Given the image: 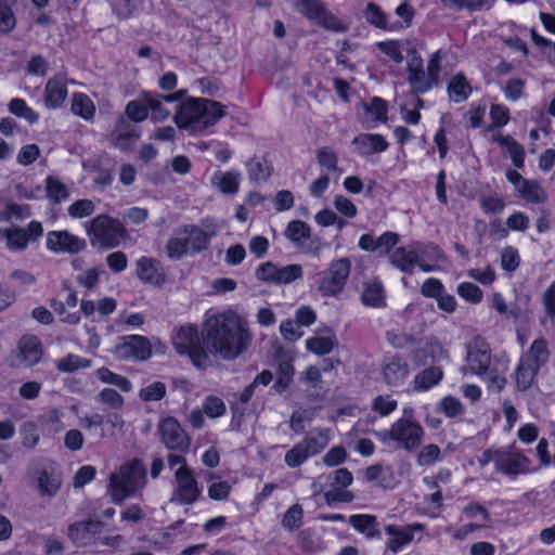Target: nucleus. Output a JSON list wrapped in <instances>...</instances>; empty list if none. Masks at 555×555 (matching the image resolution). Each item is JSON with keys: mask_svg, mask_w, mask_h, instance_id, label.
I'll return each instance as SVG.
<instances>
[{"mask_svg": "<svg viewBox=\"0 0 555 555\" xmlns=\"http://www.w3.org/2000/svg\"><path fill=\"white\" fill-rule=\"evenodd\" d=\"M285 236L300 247L310 236V227L302 221L293 220L286 227Z\"/></svg>", "mask_w": 555, "mask_h": 555, "instance_id": "nucleus-43", "label": "nucleus"}, {"mask_svg": "<svg viewBox=\"0 0 555 555\" xmlns=\"http://www.w3.org/2000/svg\"><path fill=\"white\" fill-rule=\"evenodd\" d=\"M551 358L548 343L544 337L535 338L518 358L512 377L518 392H526L537 383L538 375Z\"/></svg>", "mask_w": 555, "mask_h": 555, "instance_id": "nucleus-3", "label": "nucleus"}, {"mask_svg": "<svg viewBox=\"0 0 555 555\" xmlns=\"http://www.w3.org/2000/svg\"><path fill=\"white\" fill-rule=\"evenodd\" d=\"M441 451L437 444L430 443L422 448L417 454V463L421 466H429L440 459Z\"/></svg>", "mask_w": 555, "mask_h": 555, "instance_id": "nucleus-63", "label": "nucleus"}, {"mask_svg": "<svg viewBox=\"0 0 555 555\" xmlns=\"http://www.w3.org/2000/svg\"><path fill=\"white\" fill-rule=\"evenodd\" d=\"M31 216L30 207L26 204L8 202L0 208V222L23 221Z\"/></svg>", "mask_w": 555, "mask_h": 555, "instance_id": "nucleus-37", "label": "nucleus"}, {"mask_svg": "<svg viewBox=\"0 0 555 555\" xmlns=\"http://www.w3.org/2000/svg\"><path fill=\"white\" fill-rule=\"evenodd\" d=\"M491 349L486 341L476 343L473 347H469L467 352V363L470 372L480 377L481 375L488 374L494 365L500 364L498 360L493 363Z\"/></svg>", "mask_w": 555, "mask_h": 555, "instance_id": "nucleus-19", "label": "nucleus"}, {"mask_svg": "<svg viewBox=\"0 0 555 555\" xmlns=\"http://www.w3.org/2000/svg\"><path fill=\"white\" fill-rule=\"evenodd\" d=\"M443 378V370L440 366H429L418 372L414 379V390L425 392L437 386Z\"/></svg>", "mask_w": 555, "mask_h": 555, "instance_id": "nucleus-32", "label": "nucleus"}, {"mask_svg": "<svg viewBox=\"0 0 555 555\" xmlns=\"http://www.w3.org/2000/svg\"><path fill=\"white\" fill-rule=\"evenodd\" d=\"M203 332L210 351L223 359L236 358L251 339L246 321L232 309L208 311Z\"/></svg>", "mask_w": 555, "mask_h": 555, "instance_id": "nucleus-1", "label": "nucleus"}, {"mask_svg": "<svg viewBox=\"0 0 555 555\" xmlns=\"http://www.w3.org/2000/svg\"><path fill=\"white\" fill-rule=\"evenodd\" d=\"M209 236L196 225H183L175 230L166 245L167 256L178 260L207 247Z\"/></svg>", "mask_w": 555, "mask_h": 555, "instance_id": "nucleus-7", "label": "nucleus"}, {"mask_svg": "<svg viewBox=\"0 0 555 555\" xmlns=\"http://www.w3.org/2000/svg\"><path fill=\"white\" fill-rule=\"evenodd\" d=\"M506 225L509 231L525 232L530 227V219L522 211H514L506 219Z\"/></svg>", "mask_w": 555, "mask_h": 555, "instance_id": "nucleus-64", "label": "nucleus"}, {"mask_svg": "<svg viewBox=\"0 0 555 555\" xmlns=\"http://www.w3.org/2000/svg\"><path fill=\"white\" fill-rule=\"evenodd\" d=\"M55 366L62 373H73L79 370L89 369L91 366V360L78 354L68 353L56 360Z\"/></svg>", "mask_w": 555, "mask_h": 555, "instance_id": "nucleus-41", "label": "nucleus"}, {"mask_svg": "<svg viewBox=\"0 0 555 555\" xmlns=\"http://www.w3.org/2000/svg\"><path fill=\"white\" fill-rule=\"evenodd\" d=\"M17 192L18 195L25 199L44 198V188L28 180L17 186Z\"/></svg>", "mask_w": 555, "mask_h": 555, "instance_id": "nucleus-59", "label": "nucleus"}, {"mask_svg": "<svg viewBox=\"0 0 555 555\" xmlns=\"http://www.w3.org/2000/svg\"><path fill=\"white\" fill-rule=\"evenodd\" d=\"M158 106H160V99L158 96L144 93L140 99L130 101L127 104L126 115L130 120L140 122L147 117L149 112H154Z\"/></svg>", "mask_w": 555, "mask_h": 555, "instance_id": "nucleus-25", "label": "nucleus"}, {"mask_svg": "<svg viewBox=\"0 0 555 555\" xmlns=\"http://www.w3.org/2000/svg\"><path fill=\"white\" fill-rule=\"evenodd\" d=\"M294 375V367L289 361H284L279 364L276 373V382L274 387L281 391L284 390L291 383Z\"/></svg>", "mask_w": 555, "mask_h": 555, "instance_id": "nucleus-60", "label": "nucleus"}, {"mask_svg": "<svg viewBox=\"0 0 555 555\" xmlns=\"http://www.w3.org/2000/svg\"><path fill=\"white\" fill-rule=\"evenodd\" d=\"M9 111L13 115L24 118L30 124H35L39 119V115L35 112L25 100L23 99H13L9 103Z\"/></svg>", "mask_w": 555, "mask_h": 555, "instance_id": "nucleus-47", "label": "nucleus"}, {"mask_svg": "<svg viewBox=\"0 0 555 555\" xmlns=\"http://www.w3.org/2000/svg\"><path fill=\"white\" fill-rule=\"evenodd\" d=\"M42 353L39 338L34 335H25L18 340L16 349L11 353L12 366H34L40 362Z\"/></svg>", "mask_w": 555, "mask_h": 555, "instance_id": "nucleus-15", "label": "nucleus"}, {"mask_svg": "<svg viewBox=\"0 0 555 555\" xmlns=\"http://www.w3.org/2000/svg\"><path fill=\"white\" fill-rule=\"evenodd\" d=\"M162 441L170 450L185 452L191 439L173 417H166L159 424Z\"/></svg>", "mask_w": 555, "mask_h": 555, "instance_id": "nucleus-17", "label": "nucleus"}, {"mask_svg": "<svg viewBox=\"0 0 555 555\" xmlns=\"http://www.w3.org/2000/svg\"><path fill=\"white\" fill-rule=\"evenodd\" d=\"M101 531V522L94 520L79 521L69 526L68 538L76 545L91 543Z\"/></svg>", "mask_w": 555, "mask_h": 555, "instance_id": "nucleus-26", "label": "nucleus"}, {"mask_svg": "<svg viewBox=\"0 0 555 555\" xmlns=\"http://www.w3.org/2000/svg\"><path fill=\"white\" fill-rule=\"evenodd\" d=\"M175 479L176 486L171 501L182 505L193 504L201 494V489L193 472L185 465H182L176 470Z\"/></svg>", "mask_w": 555, "mask_h": 555, "instance_id": "nucleus-12", "label": "nucleus"}, {"mask_svg": "<svg viewBox=\"0 0 555 555\" xmlns=\"http://www.w3.org/2000/svg\"><path fill=\"white\" fill-rule=\"evenodd\" d=\"M46 247L53 254L75 255L86 249L85 238L67 231H49L46 236Z\"/></svg>", "mask_w": 555, "mask_h": 555, "instance_id": "nucleus-14", "label": "nucleus"}, {"mask_svg": "<svg viewBox=\"0 0 555 555\" xmlns=\"http://www.w3.org/2000/svg\"><path fill=\"white\" fill-rule=\"evenodd\" d=\"M246 170L251 181H266L272 173V166L264 157L255 156L246 163Z\"/></svg>", "mask_w": 555, "mask_h": 555, "instance_id": "nucleus-39", "label": "nucleus"}, {"mask_svg": "<svg viewBox=\"0 0 555 555\" xmlns=\"http://www.w3.org/2000/svg\"><path fill=\"white\" fill-rule=\"evenodd\" d=\"M359 115L366 127L377 126L382 119V101L378 98H373L370 102H364Z\"/></svg>", "mask_w": 555, "mask_h": 555, "instance_id": "nucleus-40", "label": "nucleus"}, {"mask_svg": "<svg viewBox=\"0 0 555 555\" xmlns=\"http://www.w3.org/2000/svg\"><path fill=\"white\" fill-rule=\"evenodd\" d=\"M95 211V204L91 199L81 198L73 202L67 207V214L73 219L90 217Z\"/></svg>", "mask_w": 555, "mask_h": 555, "instance_id": "nucleus-48", "label": "nucleus"}, {"mask_svg": "<svg viewBox=\"0 0 555 555\" xmlns=\"http://www.w3.org/2000/svg\"><path fill=\"white\" fill-rule=\"evenodd\" d=\"M145 475V468L138 460H132L121 465L117 472L112 473L108 492L113 501L121 502L143 487Z\"/></svg>", "mask_w": 555, "mask_h": 555, "instance_id": "nucleus-6", "label": "nucleus"}, {"mask_svg": "<svg viewBox=\"0 0 555 555\" xmlns=\"http://www.w3.org/2000/svg\"><path fill=\"white\" fill-rule=\"evenodd\" d=\"M95 376L104 384H109L118 387L121 391L129 392L132 390L131 382L122 375L116 374L106 367H101L95 371Z\"/></svg>", "mask_w": 555, "mask_h": 555, "instance_id": "nucleus-45", "label": "nucleus"}, {"mask_svg": "<svg viewBox=\"0 0 555 555\" xmlns=\"http://www.w3.org/2000/svg\"><path fill=\"white\" fill-rule=\"evenodd\" d=\"M304 509L299 504L291 506L282 518V526L288 531H294L302 525Z\"/></svg>", "mask_w": 555, "mask_h": 555, "instance_id": "nucleus-52", "label": "nucleus"}, {"mask_svg": "<svg viewBox=\"0 0 555 555\" xmlns=\"http://www.w3.org/2000/svg\"><path fill=\"white\" fill-rule=\"evenodd\" d=\"M305 346L307 351L315 356H325L337 346V337L332 327L320 326L312 336L306 339Z\"/></svg>", "mask_w": 555, "mask_h": 555, "instance_id": "nucleus-20", "label": "nucleus"}, {"mask_svg": "<svg viewBox=\"0 0 555 555\" xmlns=\"http://www.w3.org/2000/svg\"><path fill=\"white\" fill-rule=\"evenodd\" d=\"M61 486V481L57 477L43 472L38 477V490L42 495L52 496L56 493Z\"/></svg>", "mask_w": 555, "mask_h": 555, "instance_id": "nucleus-56", "label": "nucleus"}, {"mask_svg": "<svg viewBox=\"0 0 555 555\" xmlns=\"http://www.w3.org/2000/svg\"><path fill=\"white\" fill-rule=\"evenodd\" d=\"M491 125L489 130L500 129L506 126L511 119L509 109L504 104H491L489 109Z\"/></svg>", "mask_w": 555, "mask_h": 555, "instance_id": "nucleus-49", "label": "nucleus"}, {"mask_svg": "<svg viewBox=\"0 0 555 555\" xmlns=\"http://www.w3.org/2000/svg\"><path fill=\"white\" fill-rule=\"evenodd\" d=\"M43 234L40 221L33 220L25 228L18 225L0 227V246L11 253L24 251Z\"/></svg>", "mask_w": 555, "mask_h": 555, "instance_id": "nucleus-10", "label": "nucleus"}, {"mask_svg": "<svg viewBox=\"0 0 555 555\" xmlns=\"http://www.w3.org/2000/svg\"><path fill=\"white\" fill-rule=\"evenodd\" d=\"M520 264L518 249L513 246L505 247L501 253V268L506 272H514Z\"/></svg>", "mask_w": 555, "mask_h": 555, "instance_id": "nucleus-54", "label": "nucleus"}, {"mask_svg": "<svg viewBox=\"0 0 555 555\" xmlns=\"http://www.w3.org/2000/svg\"><path fill=\"white\" fill-rule=\"evenodd\" d=\"M242 179L237 170H217L210 178V184L222 194L234 195L240 191Z\"/></svg>", "mask_w": 555, "mask_h": 555, "instance_id": "nucleus-24", "label": "nucleus"}, {"mask_svg": "<svg viewBox=\"0 0 555 555\" xmlns=\"http://www.w3.org/2000/svg\"><path fill=\"white\" fill-rule=\"evenodd\" d=\"M166 395V386L162 382H154L143 387L139 396L144 401H157L164 398Z\"/></svg>", "mask_w": 555, "mask_h": 555, "instance_id": "nucleus-58", "label": "nucleus"}, {"mask_svg": "<svg viewBox=\"0 0 555 555\" xmlns=\"http://www.w3.org/2000/svg\"><path fill=\"white\" fill-rule=\"evenodd\" d=\"M309 456L311 454L301 442L286 452L284 461L288 467L294 468L300 466Z\"/></svg>", "mask_w": 555, "mask_h": 555, "instance_id": "nucleus-53", "label": "nucleus"}, {"mask_svg": "<svg viewBox=\"0 0 555 555\" xmlns=\"http://www.w3.org/2000/svg\"><path fill=\"white\" fill-rule=\"evenodd\" d=\"M415 254H417L418 268L423 272H433L437 266L430 262H437L443 256L442 249L435 243H414Z\"/></svg>", "mask_w": 555, "mask_h": 555, "instance_id": "nucleus-27", "label": "nucleus"}, {"mask_svg": "<svg viewBox=\"0 0 555 555\" xmlns=\"http://www.w3.org/2000/svg\"><path fill=\"white\" fill-rule=\"evenodd\" d=\"M111 352L120 360L145 361L151 358L150 339L141 335L124 336Z\"/></svg>", "mask_w": 555, "mask_h": 555, "instance_id": "nucleus-13", "label": "nucleus"}, {"mask_svg": "<svg viewBox=\"0 0 555 555\" xmlns=\"http://www.w3.org/2000/svg\"><path fill=\"white\" fill-rule=\"evenodd\" d=\"M72 112L80 118L89 121L95 115V105L87 94L76 92L72 96Z\"/></svg>", "mask_w": 555, "mask_h": 555, "instance_id": "nucleus-38", "label": "nucleus"}, {"mask_svg": "<svg viewBox=\"0 0 555 555\" xmlns=\"http://www.w3.org/2000/svg\"><path fill=\"white\" fill-rule=\"evenodd\" d=\"M350 269L351 263L348 258H340L331 262L319 284V292L322 296L335 297L340 294L349 278Z\"/></svg>", "mask_w": 555, "mask_h": 555, "instance_id": "nucleus-11", "label": "nucleus"}, {"mask_svg": "<svg viewBox=\"0 0 555 555\" xmlns=\"http://www.w3.org/2000/svg\"><path fill=\"white\" fill-rule=\"evenodd\" d=\"M526 81L521 78H509L503 88L504 96L512 102L518 101L525 91Z\"/></svg>", "mask_w": 555, "mask_h": 555, "instance_id": "nucleus-55", "label": "nucleus"}, {"mask_svg": "<svg viewBox=\"0 0 555 555\" xmlns=\"http://www.w3.org/2000/svg\"><path fill=\"white\" fill-rule=\"evenodd\" d=\"M424 527L420 522H414L404 527L386 526L385 531L390 535L387 546L393 553L400 552L404 546L413 541L414 532Z\"/></svg>", "mask_w": 555, "mask_h": 555, "instance_id": "nucleus-23", "label": "nucleus"}, {"mask_svg": "<svg viewBox=\"0 0 555 555\" xmlns=\"http://www.w3.org/2000/svg\"><path fill=\"white\" fill-rule=\"evenodd\" d=\"M494 141L505 153L509 155L516 169H522L525 167L526 151L524 145L511 135L499 134L494 138Z\"/></svg>", "mask_w": 555, "mask_h": 555, "instance_id": "nucleus-31", "label": "nucleus"}, {"mask_svg": "<svg viewBox=\"0 0 555 555\" xmlns=\"http://www.w3.org/2000/svg\"><path fill=\"white\" fill-rule=\"evenodd\" d=\"M137 275L143 282L160 285L165 281L162 266L154 259L142 257L137 261Z\"/></svg>", "mask_w": 555, "mask_h": 555, "instance_id": "nucleus-28", "label": "nucleus"}, {"mask_svg": "<svg viewBox=\"0 0 555 555\" xmlns=\"http://www.w3.org/2000/svg\"><path fill=\"white\" fill-rule=\"evenodd\" d=\"M441 60V51H435L427 62L426 70L421 56H413L408 61L406 79L415 94H426L440 86Z\"/></svg>", "mask_w": 555, "mask_h": 555, "instance_id": "nucleus-4", "label": "nucleus"}, {"mask_svg": "<svg viewBox=\"0 0 555 555\" xmlns=\"http://www.w3.org/2000/svg\"><path fill=\"white\" fill-rule=\"evenodd\" d=\"M293 5L311 20L322 21L325 16V8L320 0H292Z\"/></svg>", "mask_w": 555, "mask_h": 555, "instance_id": "nucleus-42", "label": "nucleus"}, {"mask_svg": "<svg viewBox=\"0 0 555 555\" xmlns=\"http://www.w3.org/2000/svg\"><path fill=\"white\" fill-rule=\"evenodd\" d=\"M349 524L359 532L372 538L377 533L376 518L370 515H352Z\"/></svg>", "mask_w": 555, "mask_h": 555, "instance_id": "nucleus-46", "label": "nucleus"}, {"mask_svg": "<svg viewBox=\"0 0 555 555\" xmlns=\"http://www.w3.org/2000/svg\"><path fill=\"white\" fill-rule=\"evenodd\" d=\"M67 98L66 77L64 75H55L47 81L43 102L46 107L55 109L63 105Z\"/></svg>", "mask_w": 555, "mask_h": 555, "instance_id": "nucleus-22", "label": "nucleus"}, {"mask_svg": "<svg viewBox=\"0 0 555 555\" xmlns=\"http://www.w3.org/2000/svg\"><path fill=\"white\" fill-rule=\"evenodd\" d=\"M171 344L179 356L188 357L196 367H204L208 362L198 330L195 325L184 324L171 333Z\"/></svg>", "mask_w": 555, "mask_h": 555, "instance_id": "nucleus-9", "label": "nucleus"}, {"mask_svg": "<svg viewBox=\"0 0 555 555\" xmlns=\"http://www.w3.org/2000/svg\"><path fill=\"white\" fill-rule=\"evenodd\" d=\"M391 263L401 272L412 274L415 267H418L417 254H415L414 245L408 247H397L391 256Z\"/></svg>", "mask_w": 555, "mask_h": 555, "instance_id": "nucleus-30", "label": "nucleus"}, {"mask_svg": "<svg viewBox=\"0 0 555 555\" xmlns=\"http://www.w3.org/2000/svg\"><path fill=\"white\" fill-rule=\"evenodd\" d=\"M507 371L506 363H500L489 370L488 374L481 375L479 378L486 383L487 389L490 392L501 393L507 383L505 373Z\"/></svg>", "mask_w": 555, "mask_h": 555, "instance_id": "nucleus-35", "label": "nucleus"}, {"mask_svg": "<svg viewBox=\"0 0 555 555\" xmlns=\"http://www.w3.org/2000/svg\"><path fill=\"white\" fill-rule=\"evenodd\" d=\"M446 291L443 283L437 278L426 279L421 286V294L426 298H438Z\"/></svg>", "mask_w": 555, "mask_h": 555, "instance_id": "nucleus-62", "label": "nucleus"}, {"mask_svg": "<svg viewBox=\"0 0 555 555\" xmlns=\"http://www.w3.org/2000/svg\"><path fill=\"white\" fill-rule=\"evenodd\" d=\"M353 145L358 153L369 156L379 151L382 139L378 134H360L353 140Z\"/></svg>", "mask_w": 555, "mask_h": 555, "instance_id": "nucleus-44", "label": "nucleus"}, {"mask_svg": "<svg viewBox=\"0 0 555 555\" xmlns=\"http://www.w3.org/2000/svg\"><path fill=\"white\" fill-rule=\"evenodd\" d=\"M327 479L332 480L331 489L325 492V500L328 504L352 501V493L345 489L353 481V476L348 469H336Z\"/></svg>", "mask_w": 555, "mask_h": 555, "instance_id": "nucleus-18", "label": "nucleus"}, {"mask_svg": "<svg viewBox=\"0 0 555 555\" xmlns=\"http://www.w3.org/2000/svg\"><path fill=\"white\" fill-rule=\"evenodd\" d=\"M333 206L339 215L348 219L354 218L358 214L357 206L343 195H336L334 197Z\"/></svg>", "mask_w": 555, "mask_h": 555, "instance_id": "nucleus-57", "label": "nucleus"}, {"mask_svg": "<svg viewBox=\"0 0 555 555\" xmlns=\"http://www.w3.org/2000/svg\"><path fill=\"white\" fill-rule=\"evenodd\" d=\"M409 372L406 361L400 357H393L384 365V382L397 386L408 377Z\"/></svg>", "mask_w": 555, "mask_h": 555, "instance_id": "nucleus-33", "label": "nucleus"}, {"mask_svg": "<svg viewBox=\"0 0 555 555\" xmlns=\"http://www.w3.org/2000/svg\"><path fill=\"white\" fill-rule=\"evenodd\" d=\"M517 192L521 198L531 204H541L547 198L545 190L534 179L524 180L522 184L517 188Z\"/></svg>", "mask_w": 555, "mask_h": 555, "instance_id": "nucleus-36", "label": "nucleus"}, {"mask_svg": "<svg viewBox=\"0 0 555 555\" xmlns=\"http://www.w3.org/2000/svg\"><path fill=\"white\" fill-rule=\"evenodd\" d=\"M85 232L90 244L100 248H115L127 237L121 222L108 215H99L85 223Z\"/></svg>", "mask_w": 555, "mask_h": 555, "instance_id": "nucleus-5", "label": "nucleus"}, {"mask_svg": "<svg viewBox=\"0 0 555 555\" xmlns=\"http://www.w3.org/2000/svg\"><path fill=\"white\" fill-rule=\"evenodd\" d=\"M404 414L408 416L400 417L388 430H384V441L390 439L405 451L413 452L421 447L425 431L422 425L414 420L412 409H405Z\"/></svg>", "mask_w": 555, "mask_h": 555, "instance_id": "nucleus-8", "label": "nucleus"}, {"mask_svg": "<svg viewBox=\"0 0 555 555\" xmlns=\"http://www.w3.org/2000/svg\"><path fill=\"white\" fill-rule=\"evenodd\" d=\"M463 514L465 515L466 518H469V519L480 518V520H481L480 524H483V527L486 526V522H488L490 520L489 511L478 502H469L463 508Z\"/></svg>", "mask_w": 555, "mask_h": 555, "instance_id": "nucleus-61", "label": "nucleus"}, {"mask_svg": "<svg viewBox=\"0 0 555 555\" xmlns=\"http://www.w3.org/2000/svg\"><path fill=\"white\" fill-rule=\"evenodd\" d=\"M527 456L519 450L496 449L495 470L503 475L512 476L526 473Z\"/></svg>", "mask_w": 555, "mask_h": 555, "instance_id": "nucleus-16", "label": "nucleus"}, {"mask_svg": "<svg viewBox=\"0 0 555 555\" xmlns=\"http://www.w3.org/2000/svg\"><path fill=\"white\" fill-rule=\"evenodd\" d=\"M456 292L463 300L472 305L481 302L483 296L481 288L472 282H461Z\"/></svg>", "mask_w": 555, "mask_h": 555, "instance_id": "nucleus-50", "label": "nucleus"}, {"mask_svg": "<svg viewBox=\"0 0 555 555\" xmlns=\"http://www.w3.org/2000/svg\"><path fill=\"white\" fill-rule=\"evenodd\" d=\"M69 195L70 190L67 184L54 176L47 177L44 181V198L52 204H60L66 201Z\"/></svg>", "mask_w": 555, "mask_h": 555, "instance_id": "nucleus-34", "label": "nucleus"}, {"mask_svg": "<svg viewBox=\"0 0 555 555\" xmlns=\"http://www.w3.org/2000/svg\"><path fill=\"white\" fill-rule=\"evenodd\" d=\"M309 453L312 455L321 452L328 443V436L326 431L315 430L302 441Z\"/></svg>", "mask_w": 555, "mask_h": 555, "instance_id": "nucleus-51", "label": "nucleus"}, {"mask_svg": "<svg viewBox=\"0 0 555 555\" xmlns=\"http://www.w3.org/2000/svg\"><path fill=\"white\" fill-rule=\"evenodd\" d=\"M224 115L223 106L215 101L189 98L175 114V121L190 133H199L214 126Z\"/></svg>", "mask_w": 555, "mask_h": 555, "instance_id": "nucleus-2", "label": "nucleus"}, {"mask_svg": "<svg viewBox=\"0 0 555 555\" xmlns=\"http://www.w3.org/2000/svg\"><path fill=\"white\" fill-rule=\"evenodd\" d=\"M111 137L115 147L120 151H129L137 144L141 132L138 126L131 125L126 118L121 117Z\"/></svg>", "mask_w": 555, "mask_h": 555, "instance_id": "nucleus-21", "label": "nucleus"}, {"mask_svg": "<svg viewBox=\"0 0 555 555\" xmlns=\"http://www.w3.org/2000/svg\"><path fill=\"white\" fill-rule=\"evenodd\" d=\"M447 93L450 101L463 103L473 93V88L463 72L454 74L447 83Z\"/></svg>", "mask_w": 555, "mask_h": 555, "instance_id": "nucleus-29", "label": "nucleus"}]
</instances>
